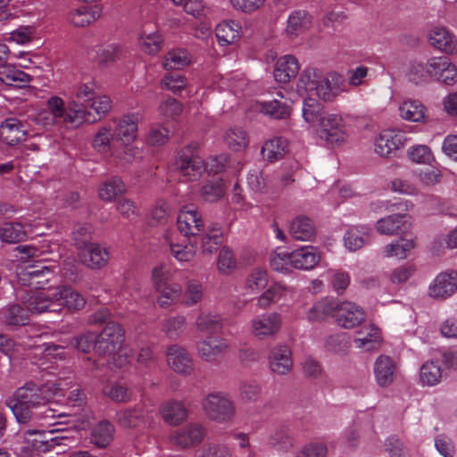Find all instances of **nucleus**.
<instances>
[{"instance_id": "f8f14e48", "label": "nucleus", "mask_w": 457, "mask_h": 457, "mask_svg": "<svg viewBox=\"0 0 457 457\" xmlns=\"http://www.w3.org/2000/svg\"><path fill=\"white\" fill-rule=\"evenodd\" d=\"M78 255L80 262L90 270H100L105 267L110 259L109 249L95 242L80 244Z\"/></svg>"}, {"instance_id": "473e14b6", "label": "nucleus", "mask_w": 457, "mask_h": 457, "mask_svg": "<svg viewBox=\"0 0 457 457\" xmlns=\"http://www.w3.org/2000/svg\"><path fill=\"white\" fill-rule=\"evenodd\" d=\"M287 292V287L280 282L272 283L265 291L256 298V306L261 310H267L282 300Z\"/></svg>"}, {"instance_id": "f704fd0d", "label": "nucleus", "mask_w": 457, "mask_h": 457, "mask_svg": "<svg viewBox=\"0 0 457 457\" xmlns=\"http://www.w3.org/2000/svg\"><path fill=\"white\" fill-rule=\"evenodd\" d=\"M114 433V426L108 420H102L92 428L90 442L99 448H105L112 442Z\"/></svg>"}, {"instance_id": "a19ab883", "label": "nucleus", "mask_w": 457, "mask_h": 457, "mask_svg": "<svg viewBox=\"0 0 457 457\" xmlns=\"http://www.w3.org/2000/svg\"><path fill=\"white\" fill-rule=\"evenodd\" d=\"M225 145L233 152H241L246 149L250 139L247 132L240 127L228 129L223 135Z\"/></svg>"}, {"instance_id": "6e6552de", "label": "nucleus", "mask_w": 457, "mask_h": 457, "mask_svg": "<svg viewBox=\"0 0 457 457\" xmlns=\"http://www.w3.org/2000/svg\"><path fill=\"white\" fill-rule=\"evenodd\" d=\"M283 327L282 314L278 312H265L253 316L249 321L250 334L259 339L265 340L278 335Z\"/></svg>"}, {"instance_id": "864d4df0", "label": "nucleus", "mask_w": 457, "mask_h": 457, "mask_svg": "<svg viewBox=\"0 0 457 457\" xmlns=\"http://www.w3.org/2000/svg\"><path fill=\"white\" fill-rule=\"evenodd\" d=\"M190 63L187 53L184 49H171L162 60V66L164 70H179Z\"/></svg>"}, {"instance_id": "aec40b11", "label": "nucleus", "mask_w": 457, "mask_h": 457, "mask_svg": "<svg viewBox=\"0 0 457 457\" xmlns=\"http://www.w3.org/2000/svg\"><path fill=\"white\" fill-rule=\"evenodd\" d=\"M404 136L395 130H383L375 138V152L381 157H390L395 151L404 145Z\"/></svg>"}, {"instance_id": "dca6fc26", "label": "nucleus", "mask_w": 457, "mask_h": 457, "mask_svg": "<svg viewBox=\"0 0 457 457\" xmlns=\"http://www.w3.org/2000/svg\"><path fill=\"white\" fill-rule=\"evenodd\" d=\"M169 367L176 373L188 375L194 371V361L189 353L181 345L173 344L167 347Z\"/></svg>"}, {"instance_id": "393cba45", "label": "nucleus", "mask_w": 457, "mask_h": 457, "mask_svg": "<svg viewBox=\"0 0 457 457\" xmlns=\"http://www.w3.org/2000/svg\"><path fill=\"white\" fill-rule=\"evenodd\" d=\"M395 363L387 355H380L374 362L373 371L377 384L381 387L390 386L395 376Z\"/></svg>"}, {"instance_id": "2f4dec72", "label": "nucleus", "mask_w": 457, "mask_h": 457, "mask_svg": "<svg viewBox=\"0 0 457 457\" xmlns=\"http://www.w3.org/2000/svg\"><path fill=\"white\" fill-rule=\"evenodd\" d=\"M32 77L17 69L13 65L7 64L0 69V80L6 86L23 88L29 86Z\"/></svg>"}, {"instance_id": "b1692460", "label": "nucleus", "mask_w": 457, "mask_h": 457, "mask_svg": "<svg viewBox=\"0 0 457 457\" xmlns=\"http://www.w3.org/2000/svg\"><path fill=\"white\" fill-rule=\"evenodd\" d=\"M320 257L316 247L305 245L291 252V264L295 269L310 270L320 262Z\"/></svg>"}, {"instance_id": "20e7f679", "label": "nucleus", "mask_w": 457, "mask_h": 457, "mask_svg": "<svg viewBox=\"0 0 457 457\" xmlns=\"http://www.w3.org/2000/svg\"><path fill=\"white\" fill-rule=\"evenodd\" d=\"M112 132L115 140L120 144L121 149L115 157L123 163H131L141 158V151L133 144L137 139L138 116L136 113H127L113 120Z\"/></svg>"}, {"instance_id": "2eb2a0df", "label": "nucleus", "mask_w": 457, "mask_h": 457, "mask_svg": "<svg viewBox=\"0 0 457 457\" xmlns=\"http://www.w3.org/2000/svg\"><path fill=\"white\" fill-rule=\"evenodd\" d=\"M206 430L198 423H191L177 429L170 436V441L174 445L185 449L200 444L205 437Z\"/></svg>"}, {"instance_id": "1a4fd4ad", "label": "nucleus", "mask_w": 457, "mask_h": 457, "mask_svg": "<svg viewBox=\"0 0 457 457\" xmlns=\"http://www.w3.org/2000/svg\"><path fill=\"white\" fill-rule=\"evenodd\" d=\"M174 165L180 175L190 181L200 179L206 170L203 159L196 154V147L192 145H187L179 153Z\"/></svg>"}, {"instance_id": "f3484780", "label": "nucleus", "mask_w": 457, "mask_h": 457, "mask_svg": "<svg viewBox=\"0 0 457 457\" xmlns=\"http://www.w3.org/2000/svg\"><path fill=\"white\" fill-rule=\"evenodd\" d=\"M269 368L278 375L287 374L293 366L292 353L286 344H277L272 346L268 355Z\"/></svg>"}, {"instance_id": "6e6d98bb", "label": "nucleus", "mask_w": 457, "mask_h": 457, "mask_svg": "<svg viewBox=\"0 0 457 457\" xmlns=\"http://www.w3.org/2000/svg\"><path fill=\"white\" fill-rule=\"evenodd\" d=\"M404 219L405 216L401 214L388 215L377 221L376 229L382 235H395L404 226Z\"/></svg>"}, {"instance_id": "8fccbe9b", "label": "nucleus", "mask_w": 457, "mask_h": 457, "mask_svg": "<svg viewBox=\"0 0 457 457\" xmlns=\"http://www.w3.org/2000/svg\"><path fill=\"white\" fill-rule=\"evenodd\" d=\"M443 371L437 361H430L422 364L420 379L423 386H434L441 382Z\"/></svg>"}, {"instance_id": "412c9836", "label": "nucleus", "mask_w": 457, "mask_h": 457, "mask_svg": "<svg viewBox=\"0 0 457 457\" xmlns=\"http://www.w3.org/2000/svg\"><path fill=\"white\" fill-rule=\"evenodd\" d=\"M228 349V343L225 338L209 336L196 343L198 355L208 362L214 361L217 357Z\"/></svg>"}, {"instance_id": "c03bdc74", "label": "nucleus", "mask_w": 457, "mask_h": 457, "mask_svg": "<svg viewBox=\"0 0 457 457\" xmlns=\"http://www.w3.org/2000/svg\"><path fill=\"white\" fill-rule=\"evenodd\" d=\"M29 233L20 222H6L0 227L1 240L9 244L25 240Z\"/></svg>"}, {"instance_id": "c756f323", "label": "nucleus", "mask_w": 457, "mask_h": 457, "mask_svg": "<svg viewBox=\"0 0 457 457\" xmlns=\"http://www.w3.org/2000/svg\"><path fill=\"white\" fill-rule=\"evenodd\" d=\"M430 44L440 51L453 53L457 46L456 37L445 27H436L429 34Z\"/></svg>"}, {"instance_id": "e433bc0d", "label": "nucleus", "mask_w": 457, "mask_h": 457, "mask_svg": "<svg viewBox=\"0 0 457 457\" xmlns=\"http://www.w3.org/2000/svg\"><path fill=\"white\" fill-rule=\"evenodd\" d=\"M289 232L296 240L310 241L315 236V226L309 218L298 216L291 221Z\"/></svg>"}, {"instance_id": "6ab92c4d", "label": "nucleus", "mask_w": 457, "mask_h": 457, "mask_svg": "<svg viewBox=\"0 0 457 457\" xmlns=\"http://www.w3.org/2000/svg\"><path fill=\"white\" fill-rule=\"evenodd\" d=\"M457 290V272L439 273L428 287V294L435 299H445Z\"/></svg>"}, {"instance_id": "ddd939ff", "label": "nucleus", "mask_w": 457, "mask_h": 457, "mask_svg": "<svg viewBox=\"0 0 457 457\" xmlns=\"http://www.w3.org/2000/svg\"><path fill=\"white\" fill-rule=\"evenodd\" d=\"M365 318L366 314L361 306L352 302L337 300L334 319L338 326L352 329L364 321Z\"/></svg>"}, {"instance_id": "e2e57ef3", "label": "nucleus", "mask_w": 457, "mask_h": 457, "mask_svg": "<svg viewBox=\"0 0 457 457\" xmlns=\"http://www.w3.org/2000/svg\"><path fill=\"white\" fill-rule=\"evenodd\" d=\"M60 386L61 384L59 383V405H71L72 408H77L79 411L85 401V395L82 391L77 386L73 387L70 391H66L65 389L61 388Z\"/></svg>"}, {"instance_id": "bb28decb", "label": "nucleus", "mask_w": 457, "mask_h": 457, "mask_svg": "<svg viewBox=\"0 0 457 457\" xmlns=\"http://www.w3.org/2000/svg\"><path fill=\"white\" fill-rule=\"evenodd\" d=\"M416 247V238L410 235H404L395 241L385 245L383 253L385 257H395L403 260L409 256Z\"/></svg>"}, {"instance_id": "680f3d73", "label": "nucleus", "mask_w": 457, "mask_h": 457, "mask_svg": "<svg viewBox=\"0 0 457 457\" xmlns=\"http://www.w3.org/2000/svg\"><path fill=\"white\" fill-rule=\"evenodd\" d=\"M225 195V186L222 179H215L207 182L201 189V196L209 203H214L221 199Z\"/></svg>"}, {"instance_id": "cd10ccee", "label": "nucleus", "mask_w": 457, "mask_h": 457, "mask_svg": "<svg viewBox=\"0 0 457 457\" xmlns=\"http://www.w3.org/2000/svg\"><path fill=\"white\" fill-rule=\"evenodd\" d=\"M216 37L220 46H228L237 42L242 36L241 24L234 20H226L217 25Z\"/></svg>"}, {"instance_id": "052dcab7", "label": "nucleus", "mask_w": 457, "mask_h": 457, "mask_svg": "<svg viewBox=\"0 0 457 457\" xmlns=\"http://www.w3.org/2000/svg\"><path fill=\"white\" fill-rule=\"evenodd\" d=\"M103 392L104 395L115 403H127L130 401L132 395L131 390L120 382H113L106 385L104 387Z\"/></svg>"}, {"instance_id": "ea45409f", "label": "nucleus", "mask_w": 457, "mask_h": 457, "mask_svg": "<svg viewBox=\"0 0 457 457\" xmlns=\"http://www.w3.org/2000/svg\"><path fill=\"white\" fill-rule=\"evenodd\" d=\"M337 306V299L323 298L316 302L306 313V319L309 321H322L329 316L334 317Z\"/></svg>"}, {"instance_id": "79ce46f5", "label": "nucleus", "mask_w": 457, "mask_h": 457, "mask_svg": "<svg viewBox=\"0 0 457 457\" xmlns=\"http://www.w3.org/2000/svg\"><path fill=\"white\" fill-rule=\"evenodd\" d=\"M187 329V319L183 315L165 318L162 323V332L170 340L179 339Z\"/></svg>"}, {"instance_id": "7c9ffc66", "label": "nucleus", "mask_w": 457, "mask_h": 457, "mask_svg": "<svg viewBox=\"0 0 457 457\" xmlns=\"http://www.w3.org/2000/svg\"><path fill=\"white\" fill-rule=\"evenodd\" d=\"M146 413L140 406L120 410L116 412L115 421L124 428H134L145 423Z\"/></svg>"}, {"instance_id": "49530a36", "label": "nucleus", "mask_w": 457, "mask_h": 457, "mask_svg": "<svg viewBox=\"0 0 457 457\" xmlns=\"http://www.w3.org/2000/svg\"><path fill=\"white\" fill-rule=\"evenodd\" d=\"M260 111L266 116L276 120H284L289 117L291 110L287 100L274 99L261 104Z\"/></svg>"}, {"instance_id": "72a5a7b5", "label": "nucleus", "mask_w": 457, "mask_h": 457, "mask_svg": "<svg viewBox=\"0 0 457 457\" xmlns=\"http://www.w3.org/2000/svg\"><path fill=\"white\" fill-rule=\"evenodd\" d=\"M312 25V17L304 10H295L287 18V34L293 37L306 31Z\"/></svg>"}, {"instance_id": "de8ad7c7", "label": "nucleus", "mask_w": 457, "mask_h": 457, "mask_svg": "<svg viewBox=\"0 0 457 457\" xmlns=\"http://www.w3.org/2000/svg\"><path fill=\"white\" fill-rule=\"evenodd\" d=\"M400 116L408 121L420 122L425 120L426 107L417 100L404 101L399 107Z\"/></svg>"}, {"instance_id": "f03ea898", "label": "nucleus", "mask_w": 457, "mask_h": 457, "mask_svg": "<svg viewBox=\"0 0 457 457\" xmlns=\"http://www.w3.org/2000/svg\"><path fill=\"white\" fill-rule=\"evenodd\" d=\"M18 297L22 301L26 309L20 304H12L3 311L4 321L10 326H24L29 323L31 313H42L44 312H54L56 303L54 299L55 294L49 291L34 292L22 291L17 292Z\"/></svg>"}, {"instance_id": "37998d69", "label": "nucleus", "mask_w": 457, "mask_h": 457, "mask_svg": "<svg viewBox=\"0 0 457 457\" xmlns=\"http://www.w3.org/2000/svg\"><path fill=\"white\" fill-rule=\"evenodd\" d=\"M86 304L85 298L70 287L59 288V307L68 311H79Z\"/></svg>"}, {"instance_id": "5fc2aeb1", "label": "nucleus", "mask_w": 457, "mask_h": 457, "mask_svg": "<svg viewBox=\"0 0 457 457\" xmlns=\"http://www.w3.org/2000/svg\"><path fill=\"white\" fill-rule=\"evenodd\" d=\"M170 245L172 256L179 262H191L196 253L195 243L188 241L187 243H175L166 238Z\"/></svg>"}, {"instance_id": "4d7b16f0", "label": "nucleus", "mask_w": 457, "mask_h": 457, "mask_svg": "<svg viewBox=\"0 0 457 457\" xmlns=\"http://www.w3.org/2000/svg\"><path fill=\"white\" fill-rule=\"evenodd\" d=\"M195 327L201 333H215L222 328V320L219 314L202 312L195 320Z\"/></svg>"}, {"instance_id": "774afa93", "label": "nucleus", "mask_w": 457, "mask_h": 457, "mask_svg": "<svg viewBox=\"0 0 457 457\" xmlns=\"http://www.w3.org/2000/svg\"><path fill=\"white\" fill-rule=\"evenodd\" d=\"M204 295L203 286L195 279L188 280L183 297V303L186 306H193L201 302Z\"/></svg>"}, {"instance_id": "3c124183", "label": "nucleus", "mask_w": 457, "mask_h": 457, "mask_svg": "<svg viewBox=\"0 0 457 457\" xmlns=\"http://www.w3.org/2000/svg\"><path fill=\"white\" fill-rule=\"evenodd\" d=\"M269 282L268 272L265 269L257 267L246 277L245 289L249 294H257L264 289Z\"/></svg>"}, {"instance_id": "39448f33", "label": "nucleus", "mask_w": 457, "mask_h": 457, "mask_svg": "<svg viewBox=\"0 0 457 457\" xmlns=\"http://www.w3.org/2000/svg\"><path fill=\"white\" fill-rule=\"evenodd\" d=\"M88 102V106L95 111L96 115H92L84 106L76 103L64 106V102L59 98V119L68 128H76L83 122L93 123L100 120L112 109V100L107 96H94Z\"/></svg>"}, {"instance_id": "a18cd8bd", "label": "nucleus", "mask_w": 457, "mask_h": 457, "mask_svg": "<svg viewBox=\"0 0 457 457\" xmlns=\"http://www.w3.org/2000/svg\"><path fill=\"white\" fill-rule=\"evenodd\" d=\"M288 149V142L281 137H273L265 142L262 148L263 158L274 162L283 157Z\"/></svg>"}, {"instance_id": "9b49d317", "label": "nucleus", "mask_w": 457, "mask_h": 457, "mask_svg": "<svg viewBox=\"0 0 457 457\" xmlns=\"http://www.w3.org/2000/svg\"><path fill=\"white\" fill-rule=\"evenodd\" d=\"M96 337V352L102 355L112 354L123 345L124 330L116 322H107Z\"/></svg>"}, {"instance_id": "58836bf2", "label": "nucleus", "mask_w": 457, "mask_h": 457, "mask_svg": "<svg viewBox=\"0 0 457 457\" xmlns=\"http://www.w3.org/2000/svg\"><path fill=\"white\" fill-rule=\"evenodd\" d=\"M160 413L164 421L172 426L180 424L187 416V411L183 403L177 401L163 403L160 408Z\"/></svg>"}, {"instance_id": "f257e3e1", "label": "nucleus", "mask_w": 457, "mask_h": 457, "mask_svg": "<svg viewBox=\"0 0 457 457\" xmlns=\"http://www.w3.org/2000/svg\"><path fill=\"white\" fill-rule=\"evenodd\" d=\"M43 361L54 364L56 361L57 346L54 344H45ZM54 365L42 367L41 379L43 385L38 387L34 382L29 381L19 387L12 397L6 400V405L12 410L16 420L20 424H27L32 419V408L45 404L52 401L57 393V376Z\"/></svg>"}, {"instance_id": "c9c22d12", "label": "nucleus", "mask_w": 457, "mask_h": 457, "mask_svg": "<svg viewBox=\"0 0 457 457\" xmlns=\"http://www.w3.org/2000/svg\"><path fill=\"white\" fill-rule=\"evenodd\" d=\"M102 15V8L98 6H82L70 12L69 21L75 27H86L96 22Z\"/></svg>"}, {"instance_id": "5701e85b", "label": "nucleus", "mask_w": 457, "mask_h": 457, "mask_svg": "<svg viewBox=\"0 0 457 457\" xmlns=\"http://www.w3.org/2000/svg\"><path fill=\"white\" fill-rule=\"evenodd\" d=\"M380 329L374 324L363 325L355 334L353 343L355 347L362 351H373L381 344Z\"/></svg>"}, {"instance_id": "09e8293b", "label": "nucleus", "mask_w": 457, "mask_h": 457, "mask_svg": "<svg viewBox=\"0 0 457 457\" xmlns=\"http://www.w3.org/2000/svg\"><path fill=\"white\" fill-rule=\"evenodd\" d=\"M122 51L118 44H106L101 46L96 55V61L101 67H109L121 58Z\"/></svg>"}, {"instance_id": "423d86ee", "label": "nucleus", "mask_w": 457, "mask_h": 457, "mask_svg": "<svg viewBox=\"0 0 457 457\" xmlns=\"http://www.w3.org/2000/svg\"><path fill=\"white\" fill-rule=\"evenodd\" d=\"M205 415L212 421L230 424L234 421L237 409L234 401L222 393L209 394L202 403Z\"/></svg>"}, {"instance_id": "9d476101", "label": "nucleus", "mask_w": 457, "mask_h": 457, "mask_svg": "<svg viewBox=\"0 0 457 457\" xmlns=\"http://www.w3.org/2000/svg\"><path fill=\"white\" fill-rule=\"evenodd\" d=\"M54 277V270L43 262L29 265L17 274L18 285L32 288H43Z\"/></svg>"}, {"instance_id": "69168bd1", "label": "nucleus", "mask_w": 457, "mask_h": 457, "mask_svg": "<svg viewBox=\"0 0 457 457\" xmlns=\"http://www.w3.org/2000/svg\"><path fill=\"white\" fill-rule=\"evenodd\" d=\"M237 261L234 253L228 246H223L217 259V269L220 274L228 275L236 268Z\"/></svg>"}, {"instance_id": "338daca9", "label": "nucleus", "mask_w": 457, "mask_h": 457, "mask_svg": "<svg viewBox=\"0 0 457 457\" xmlns=\"http://www.w3.org/2000/svg\"><path fill=\"white\" fill-rule=\"evenodd\" d=\"M221 243L222 233L219 229H213L200 236L201 250L204 254H212Z\"/></svg>"}, {"instance_id": "603ef678", "label": "nucleus", "mask_w": 457, "mask_h": 457, "mask_svg": "<svg viewBox=\"0 0 457 457\" xmlns=\"http://www.w3.org/2000/svg\"><path fill=\"white\" fill-rule=\"evenodd\" d=\"M157 297V303L162 308H168L179 301L182 295V287L178 283H171L162 286Z\"/></svg>"}, {"instance_id": "0e129e2a", "label": "nucleus", "mask_w": 457, "mask_h": 457, "mask_svg": "<svg viewBox=\"0 0 457 457\" xmlns=\"http://www.w3.org/2000/svg\"><path fill=\"white\" fill-rule=\"evenodd\" d=\"M270 267L278 272L288 273L291 270V252L287 253L281 248L276 249L270 256Z\"/></svg>"}, {"instance_id": "bf43d9fd", "label": "nucleus", "mask_w": 457, "mask_h": 457, "mask_svg": "<svg viewBox=\"0 0 457 457\" xmlns=\"http://www.w3.org/2000/svg\"><path fill=\"white\" fill-rule=\"evenodd\" d=\"M302 112L304 120L309 124H320V120L324 114L320 104L313 96H306L303 99Z\"/></svg>"}, {"instance_id": "7ed1b4c3", "label": "nucleus", "mask_w": 457, "mask_h": 457, "mask_svg": "<svg viewBox=\"0 0 457 457\" xmlns=\"http://www.w3.org/2000/svg\"><path fill=\"white\" fill-rule=\"evenodd\" d=\"M343 78L336 72L321 75L315 69H306L300 76L296 90L299 96L334 100L342 91Z\"/></svg>"}, {"instance_id": "4c0bfd02", "label": "nucleus", "mask_w": 457, "mask_h": 457, "mask_svg": "<svg viewBox=\"0 0 457 457\" xmlns=\"http://www.w3.org/2000/svg\"><path fill=\"white\" fill-rule=\"evenodd\" d=\"M126 186L121 179L112 177L103 181L98 187V197L104 202H113L124 195Z\"/></svg>"}, {"instance_id": "13d9d810", "label": "nucleus", "mask_w": 457, "mask_h": 457, "mask_svg": "<svg viewBox=\"0 0 457 457\" xmlns=\"http://www.w3.org/2000/svg\"><path fill=\"white\" fill-rule=\"evenodd\" d=\"M369 237L364 228H350L344 236L345 245L351 252L357 251L365 245Z\"/></svg>"}, {"instance_id": "4468645a", "label": "nucleus", "mask_w": 457, "mask_h": 457, "mask_svg": "<svg viewBox=\"0 0 457 457\" xmlns=\"http://www.w3.org/2000/svg\"><path fill=\"white\" fill-rule=\"evenodd\" d=\"M84 428V421L77 411H59V447L62 445L77 444L79 430Z\"/></svg>"}, {"instance_id": "4be33fe9", "label": "nucleus", "mask_w": 457, "mask_h": 457, "mask_svg": "<svg viewBox=\"0 0 457 457\" xmlns=\"http://www.w3.org/2000/svg\"><path fill=\"white\" fill-rule=\"evenodd\" d=\"M27 126L17 118L5 119L0 125V138L9 145H15L26 139Z\"/></svg>"}, {"instance_id": "a211bd4d", "label": "nucleus", "mask_w": 457, "mask_h": 457, "mask_svg": "<svg viewBox=\"0 0 457 457\" xmlns=\"http://www.w3.org/2000/svg\"><path fill=\"white\" fill-rule=\"evenodd\" d=\"M178 228L184 236L195 237L204 228V220L193 205L184 206L178 215Z\"/></svg>"}, {"instance_id": "c85d7f7f", "label": "nucleus", "mask_w": 457, "mask_h": 457, "mask_svg": "<svg viewBox=\"0 0 457 457\" xmlns=\"http://www.w3.org/2000/svg\"><path fill=\"white\" fill-rule=\"evenodd\" d=\"M115 140L112 128L110 125L100 127L92 139V148L104 156H113L112 145Z\"/></svg>"}, {"instance_id": "0eeeda50", "label": "nucleus", "mask_w": 457, "mask_h": 457, "mask_svg": "<svg viewBox=\"0 0 457 457\" xmlns=\"http://www.w3.org/2000/svg\"><path fill=\"white\" fill-rule=\"evenodd\" d=\"M350 118V115L334 112L323 114L319 124L320 137L330 145L345 143L349 137L347 120Z\"/></svg>"}, {"instance_id": "a878e982", "label": "nucleus", "mask_w": 457, "mask_h": 457, "mask_svg": "<svg viewBox=\"0 0 457 457\" xmlns=\"http://www.w3.org/2000/svg\"><path fill=\"white\" fill-rule=\"evenodd\" d=\"M300 71V63L293 55L280 57L274 69V79L279 83L286 84L295 79Z\"/></svg>"}]
</instances>
